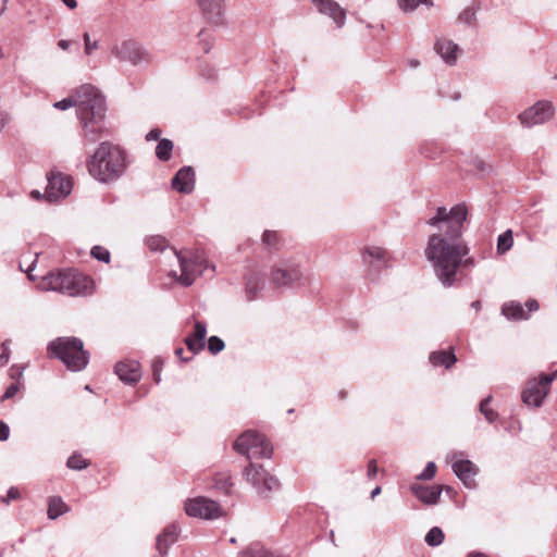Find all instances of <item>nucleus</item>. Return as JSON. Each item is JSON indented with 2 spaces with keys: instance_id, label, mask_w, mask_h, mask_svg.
I'll return each instance as SVG.
<instances>
[{
  "instance_id": "nucleus-1",
  "label": "nucleus",
  "mask_w": 557,
  "mask_h": 557,
  "mask_svg": "<svg viewBox=\"0 0 557 557\" xmlns=\"http://www.w3.org/2000/svg\"><path fill=\"white\" fill-rule=\"evenodd\" d=\"M467 216L466 203H457L449 211L438 207L435 215L426 221L428 225L437 227L438 233L429 237L424 255L445 288L455 285L460 257L470 252L468 244L462 239Z\"/></svg>"
},
{
  "instance_id": "nucleus-2",
  "label": "nucleus",
  "mask_w": 557,
  "mask_h": 557,
  "mask_svg": "<svg viewBox=\"0 0 557 557\" xmlns=\"http://www.w3.org/2000/svg\"><path fill=\"white\" fill-rule=\"evenodd\" d=\"M234 450L249 460L244 469L246 481L256 492L267 498L272 492L278 491L280 482L255 459L271 458L273 448L263 434L253 430L242 433L233 444Z\"/></svg>"
},
{
  "instance_id": "nucleus-3",
  "label": "nucleus",
  "mask_w": 557,
  "mask_h": 557,
  "mask_svg": "<svg viewBox=\"0 0 557 557\" xmlns=\"http://www.w3.org/2000/svg\"><path fill=\"white\" fill-rule=\"evenodd\" d=\"M78 97V120L84 131L83 136L87 141L96 143L108 135L104 97L90 84L81 86Z\"/></svg>"
},
{
  "instance_id": "nucleus-4",
  "label": "nucleus",
  "mask_w": 557,
  "mask_h": 557,
  "mask_svg": "<svg viewBox=\"0 0 557 557\" xmlns=\"http://www.w3.org/2000/svg\"><path fill=\"white\" fill-rule=\"evenodd\" d=\"M87 165L95 180L101 183H111L120 178L126 171V152L119 145L102 141L90 157Z\"/></svg>"
},
{
  "instance_id": "nucleus-5",
  "label": "nucleus",
  "mask_w": 557,
  "mask_h": 557,
  "mask_svg": "<svg viewBox=\"0 0 557 557\" xmlns=\"http://www.w3.org/2000/svg\"><path fill=\"white\" fill-rule=\"evenodd\" d=\"M45 289L69 296H86L94 290V281L88 275L74 270L50 272L42 280Z\"/></svg>"
},
{
  "instance_id": "nucleus-6",
  "label": "nucleus",
  "mask_w": 557,
  "mask_h": 557,
  "mask_svg": "<svg viewBox=\"0 0 557 557\" xmlns=\"http://www.w3.org/2000/svg\"><path fill=\"white\" fill-rule=\"evenodd\" d=\"M50 357L62 361L71 371H82L89 361V352L84 349V343L78 337H58L47 346Z\"/></svg>"
},
{
  "instance_id": "nucleus-7",
  "label": "nucleus",
  "mask_w": 557,
  "mask_h": 557,
  "mask_svg": "<svg viewBox=\"0 0 557 557\" xmlns=\"http://www.w3.org/2000/svg\"><path fill=\"white\" fill-rule=\"evenodd\" d=\"M173 251L178 260L181 275H177L175 271L171 272V275L175 277L182 286H190L198 275H201L208 269L211 272L215 271L214 264H211L203 253L191 250H176Z\"/></svg>"
},
{
  "instance_id": "nucleus-8",
  "label": "nucleus",
  "mask_w": 557,
  "mask_h": 557,
  "mask_svg": "<svg viewBox=\"0 0 557 557\" xmlns=\"http://www.w3.org/2000/svg\"><path fill=\"white\" fill-rule=\"evenodd\" d=\"M111 54L120 62H127L134 66L149 64L151 62V54L144 46L134 40L125 39L115 44L111 48Z\"/></svg>"
},
{
  "instance_id": "nucleus-9",
  "label": "nucleus",
  "mask_w": 557,
  "mask_h": 557,
  "mask_svg": "<svg viewBox=\"0 0 557 557\" xmlns=\"http://www.w3.org/2000/svg\"><path fill=\"white\" fill-rule=\"evenodd\" d=\"M305 273L295 260H285L277 265L271 275L275 287H294L304 284Z\"/></svg>"
},
{
  "instance_id": "nucleus-10",
  "label": "nucleus",
  "mask_w": 557,
  "mask_h": 557,
  "mask_svg": "<svg viewBox=\"0 0 557 557\" xmlns=\"http://www.w3.org/2000/svg\"><path fill=\"white\" fill-rule=\"evenodd\" d=\"M362 263L367 268L371 281L379 278L383 270L389 267V256L386 249L377 246H368L362 250Z\"/></svg>"
},
{
  "instance_id": "nucleus-11",
  "label": "nucleus",
  "mask_w": 557,
  "mask_h": 557,
  "mask_svg": "<svg viewBox=\"0 0 557 557\" xmlns=\"http://www.w3.org/2000/svg\"><path fill=\"white\" fill-rule=\"evenodd\" d=\"M184 508L187 516L207 520L216 519L223 512L219 503L203 496L187 500Z\"/></svg>"
},
{
  "instance_id": "nucleus-12",
  "label": "nucleus",
  "mask_w": 557,
  "mask_h": 557,
  "mask_svg": "<svg viewBox=\"0 0 557 557\" xmlns=\"http://www.w3.org/2000/svg\"><path fill=\"white\" fill-rule=\"evenodd\" d=\"M554 115V107L549 101L541 100L535 102L532 107L522 111L518 119L523 127H533L535 125L544 124L549 121Z\"/></svg>"
},
{
  "instance_id": "nucleus-13",
  "label": "nucleus",
  "mask_w": 557,
  "mask_h": 557,
  "mask_svg": "<svg viewBox=\"0 0 557 557\" xmlns=\"http://www.w3.org/2000/svg\"><path fill=\"white\" fill-rule=\"evenodd\" d=\"M462 451H451L446 456V460L451 462V469L456 476L462 481L467 487H471L473 476L478 473L476 466L469 459H463Z\"/></svg>"
},
{
  "instance_id": "nucleus-14",
  "label": "nucleus",
  "mask_w": 557,
  "mask_h": 557,
  "mask_svg": "<svg viewBox=\"0 0 557 557\" xmlns=\"http://www.w3.org/2000/svg\"><path fill=\"white\" fill-rule=\"evenodd\" d=\"M47 187L45 197L48 201L53 202L60 198H65L72 190V182L70 176L59 172H51L47 176Z\"/></svg>"
},
{
  "instance_id": "nucleus-15",
  "label": "nucleus",
  "mask_w": 557,
  "mask_h": 557,
  "mask_svg": "<svg viewBox=\"0 0 557 557\" xmlns=\"http://www.w3.org/2000/svg\"><path fill=\"white\" fill-rule=\"evenodd\" d=\"M549 389L550 385L544 384L541 373L537 379L529 380L527 387L521 393V399L527 406L539 408L542 406Z\"/></svg>"
},
{
  "instance_id": "nucleus-16",
  "label": "nucleus",
  "mask_w": 557,
  "mask_h": 557,
  "mask_svg": "<svg viewBox=\"0 0 557 557\" xmlns=\"http://www.w3.org/2000/svg\"><path fill=\"white\" fill-rule=\"evenodd\" d=\"M320 14L333 20L337 28H342L346 22V11L334 0H311Z\"/></svg>"
},
{
  "instance_id": "nucleus-17",
  "label": "nucleus",
  "mask_w": 557,
  "mask_h": 557,
  "mask_svg": "<svg viewBox=\"0 0 557 557\" xmlns=\"http://www.w3.org/2000/svg\"><path fill=\"white\" fill-rule=\"evenodd\" d=\"M409 490L421 503L428 506H433L440 502L444 487L442 485L428 486L420 483H413L410 485Z\"/></svg>"
},
{
  "instance_id": "nucleus-18",
  "label": "nucleus",
  "mask_w": 557,
  "mask_h": 557,
  "mask_svg": "<svg viewBox=\"0 0 557 557\" xmlns=\"http://www.w3.org/2000/svg\"><path fill=\"white\" fill-rule=\"evenodd\" d=\"M459 50V46L454 40L446 37H436L434 51L447 65H456Z\"/></svg>"
},
{
  "instance_id": "nucleus-19",
  "label": "nucleus",
  "mask_w": 557,
  "mask_h": 557,
  "mask_svg": "<svg viewBox=\"0 0 557 557\" xmlns=\"http://www.w3.org/2000/svg\"><path fill=\"white\" fill-rule=\"evenodd\" d=\"M114 372L125 384H135L141 379V368L135 360L120 361L114 367Z\"/></svg>"
},
{
  "instance_id": "nucleus-20",
  "label": "nucleus",
  "mask_w": 557,
  "mask_h": 557,
  "mask_svg": "<svg viewBox=\"0 0 557 557\" xmlns=\"http://www.w3.org/2000/svg\"><path fill=\"white\" fill-rule=\"evenodd\" d=\"M203 16L212 24H223L224 22V0H197Z\"/></svg>"
},
{
  "instance_id": "nucleus-21",
  "label": "nucleus",
  "mask_w": 557,
  "mask_h": 557,
  "mask_svg": "<svg viewBox=\"0 0 557 557\" xmlns=\"http://www.w3.org/2000/svg\"><path fill=\"white\" fill-rule=\"evenodd\" d=\"M173 189L181 194H190L195 188V171L186 165L177 171L171 181Z\"/></svg>"
},
{
  "instance_id": "nucleus-22",
  "label": "nucleus",
  "mask_w": 557,
  "mask_h": 557,
  "mask_svg": "<svg viewBox=\"0 0 557 557\" xmlns=\"http://www.w3.org/2000/svg\"><path fill=\"white\" fill-rule=\"evenodd\" d=\"M207 336V324L202 321H196L194 332L188 335L184 343L187 349L196 355L205 348V338Z\"/></svg>"
},
{
  "instance_id": "nucleus-23",
  "label": "nucleus",
  "mask_w": 557,
  "mask_h": 557,
  "mask_svg": "<svg viewBox=\"0 0 557 557\" xmlns=\"http://www.w3.org/2000/svg\"><path fill=\"white\" fill-rule=\"evenodd\" d=\"M481 10V0H472L457 15V23L470 29L478 28V13Z\"/></svg>"
},
{
  "instance_id": "nucleus-24",
  "label": "nucleus",
  "mask_w": 557,
  "mask_h": 557,
  "mask_svg": "<svg viewBox=\"0 0 557 557\" xmlns=\"http://www.w3.org/2000/svg\"><path fill=\"white\" fill-rule=\"evenodd\" d=\"M180 532L178 525L172 523L165 527L163 532L157 536L156 546L162 557L168 554L170 546L177 541Z\"/></svg>"
},
{
  "instance_id": "nucleus-25",
  "label": "nucleus",
  "mask_w": 557,
  "mask_h": 557,
  "mask_svg": "<svg viewBox=\"0 0 557 557\" xmlns=\"http://www.w3.org/2000/svg\"><path fill=\"white\" fill-rule=\"evenodd\" d=\"M263 288L264 281L258 272L251 271L245 276V293L249 301L255 300Z\"/></svg>"
},
{
  "instance_id": "nucleus-26",
  "label": "nucleus",
  "mask_w": 557,
  "mask_h": 557,
  "mask_svg": "<svg viewBox=\"0 0 557 557\" xmlns=\"http://www.w3.org/2000/svg\"><path fill=\"white\" fill-rule=\"evenodd\" d=\"M429 361L433 367H444L445 369H450L456 362L457 357L455 355L454 348L445 350H435L432 351L429 356Z\"/></svg>"
},
{
  "instance_id": "nucleus-27",
  "label": "nucleus",
  "mask_w": 557,
  "mask_h": 557,
  "mask_svg": "<svg viewBox=\"0 0 557 557\" xmlns=\"http://www.w3.org/2000/svg\"><path fill=\"white\" fill-rule=\"evenodd\" d=\"M502 314L508 320H528L529 313L523 309V306L518 301L505 302L502 306Z\"/></svg>"
},
{
  "instance_id": "nucleus-28",
  "label": "nucleus",
  "mask_w": 557,
  "mask_h": 557,
  "mask_svg": "<svg viewBox=\"0 0 557 557\" xmlns=\"http://www.w3.org/2000/svg\"><path fill=\"white\" fill-rule=\"evenodd\" d=\"M70 511V507L60 496H52L48 500L47 516L50 520H55L63 513Z\"/></svg>"
},
{
  "instance_id": "nucleus-29",
  "label": "nucleus",
  "mask_w": 557,
  "mask_h": 557,
  "mask_svg": "<svg viewBox=\"0 0 557 557\" xmlns=\"http://www.w3.org/2000/svg\"><path fill=\"white\" fill-rule=\"evenodd\" d=\"M492 400L493 396L487 395L479 404L480 413L483 414L485 420L491 424L494 423L499 417L498 412L490 407Z\"/></svg>"
},
{
  "instance_id": "nucleus-30",
  "label": "nucleus",
  "mask_w": 557,
  "mask_h": 557,
  "mask_svg": "<svg viewBox=\"0 0 557 557\" xmlns=\"http://www.w3.org/2000/svg\"><path fill=\"white\" fill-rule=\"evenodd\" d=\"M174 144L172 140L168 138H162L158 141V145L156 147V157L160 161H169L172 157Z\"/></svg>"
},
{
  "instance_id": "nucleus-31",
  "label": "nucleus",
  "mask_w": 557,
  "mask_h": 557,
  "mask_svg": "<svg viewBox=\"0 0 557 557\" xmlns=\"http://www.w3.org/2000/svg\"><path fill=\"white\" fill-rule=\"evenodd\" d=\"M513 245V235L511 230L502 233L497 238V253L504 255L511 249Z\"/></svg>"
},
{
  "instance_id": "nucleus-32",
  "label": "nucleus",
  "mask_w": 557,
  "mask_h": 557,
  "mask_svg": "<svg viewBox=\"0 0 557 557\" xmlns=\"http://www.w3.org/2000/svg\"><path fill=\"white\" fill-rule=\"evenodd\" d=\"M445 539V534L440 527H433L426 533L424 541L430 547L440 546Z\"/></svg>"
},
{
  "instance_id": "nucleus-33",
  "label": "nucleus",
  "mask_w": 557,
  "mask_h": 557,
  "mask_svg": "<svg viewBox=\"0 0 557 557\" xmlns=\"http://www.w3.org/2000/svg\"><path fill=\"white\" fill-rule=\"evenodd\" d=\"M423 4L426 8L433 7V0H398L399 9L405 13H411L417 10V8Z\"/></svg>"
},
{
  "instance_id": "nucleus-34",
  "label": "nucleus",
  "mask_w": 557,
  "mask_h": 557,
  "mask_svg": "<svg viewBox=\"0 0 557 557\" xmlns=\"http://www.w3.org/2000/svg\"><path fill=\"white\" fill-rule=\"evenodd\" d=\"M79 90H81V87L75 90L74 95H72L67 98H64L60 101H57L53 104V107L59 110H67L72 107H76V113L78 114V104H79L78 100H81V98L78 97Z\"/></svg>"
},
{
  "instance_id": "nucleus-35",
  "label": "nucleus",
  "mask_w": 557,
  "mask_h": 557,
  "mask_svg": "<svg viewBox=\"0 0 557 557\" xmlns=\"http://www.w3.org/2000/svg\"><path fill=\"white\" fill-rule=\"evenodd\" d=\"M90 466L88 459L83 458L78 453H73L66 460V467L71 470H84Z\"/></svg>"
},
{
  "instance_id": "nucleus-36",
  "label": "nucleus",
  "mask_w": 557,
  "mask_h": 557,
  "mask_svg": "<svg viewBox=\"0 0 557 557\" xmlns=\"http://www.w3.org/2000/svg\"><path fill=\"white\" fill-rule=\"evenodd\" d=\"M214 487L224 494H230L233 487L232 478L227 474L218 475L214 478Z\"/></svg>"
},
{
  "instance_id": "nucleus-37",
  "label": "nucleus",
  "mask_w": 557,
  "mask_h": 557,
  "mask_svg": "<svg viewBox=\"0 0 557 557\" xmlns=\"http://www.w3.org/2000/svg\"><path fill=\"white\" fill-rule=\"evenodd\" d=\"M90 255L92 258L100 262L109 263L111 260V253L110 251L100 245H96L91 248Z\"/></svg>"
},
{
  "instance_id": "nucleus-38",
  "label": "nucleus",
  "mask_w": 557,
  "mask_h": 557,
  "mask_svg": "<svg viewBox=\"0 0 557 557\" xmlns=\"http://www.w3.org/2000/svg\"><path fill=\"white\" fill-rule=\"evenodd\" d=\"M225 347V344H224V341L222 338H220L219 336H210L208 338V350L212 354V355H216L219 352H221Z\"/></svg>"
},
{
  "instance_id": "nucleus-39",
  "label": "nucleus",
  "mask_w": 557,
  "mask_h": 557,
  "mask_svg": "<svg viewBox=\"0 0 557 557\" xmlns=\"http://www.w3.org/2000/svg\"><path fill=\"white\" fill-rule=\"evenodd\" d=\"M147 245L151 251H163L166 247V239L162 236H152L148 238Z\"/></svg>"
},
{
  "instance_id": "nucleus-40",
  "label": "nucleus",
  "mask_w": 557,
  "mask_h": 557,
  "mask_svg": "<svg viewBox=\"0 0 557 557\" xmlns=\"http://www.w3.org/2000/svg\"><path fill=\"white\" fill-rule=\"evenodd\" d=\"M436 465L433 461H429L421 473L417 475L419 481H430L435 476Z\"/></svg>"
},
{
  "instance_id": "nucleus-41",
  "label": "nucleus",
  "mask_w": 557,
  "mask_h": 557,
  "mask_svg": "<svg viewBox=\"0 0 557 557\" xmlns=\"http://www.w3.org/2000/svg\"><path fill=\"white\" fill-rule=\"evenodd\" d=\"M164 366V360L161 357H156L152 360L151 368H152V375L153 381L159 384L161 382V372Z\"/></svg>"
},
{
  "instance_id": "nucleus-42",
  "label": "nucleus",
  "mask_w": 557,
  "mask_h": 557,
  "mask_svg": "<svg viewBox=\"0 0 557 557\" xmlns=\"http://www.w3.org/2000/svg\"><path fill=\"white\" fill-rule=\"evenodd\" d=\"M21 498V493L17 487L11 486L5 496H2L0 500L5 505H9L11 500H17Z\"/></svg>"
},
{
  "instance_id": "nucleus-43",
  "label": "nucleus",
  "mask_w": 557,
  "mask_h": 557,
  "mask_svg": "<svg viewBox=\"0 0 557 557\" xmlns=\"http://www.w3.org/2000/svg\"><path fill=\"white\" fill-rule=\"evenodd\" d=\"M247 557H275L271 552L263 547H251L247 552Z\"/></svg>"
},
{
  "instance_id": "nucleus-44",
  "label": "nucleus",
  "mask_w": 557,
  "mask_h": 557,
  "mask_svg": "<svg viewBox=\"0 0 557 557\" xmlns=\"http://www.w3.org/2000/svg\"><path fill=\"white\" fill-rule=\"evenodd\" d=\"M18 389H20L18 384H16V383H12V384H10V385L5 388V391H4V393L2 394V396L0 397V400H1V401H5V400H8V399L13 398V397L17 394Z\"/></svg>"
},
{
  "instance_id": "nucleus-45",
  "label": "nucleus",
  "mask_w": 557,
  "mask_h": 557,
  "mask_svg": "<svg viewBox=\"0 0 557 557\" xmlns=\"http://www.w3.org/2000/svg\"><path fill=\"white\" fill-rule=\"evenodd\" d=\"M262 242L268 247H273L277 242V234L273 231H264L262 235Z\"/></svg>"
},
{
  "instance_id": "nucleus-46",
  "label": "nucleus",
  "mask_w": 557,
  "mask_h": 557,
  "mask_svg": "<svg viewBox=\"0 0 557 557\" xmlns=\"http://www.w3.org/2000/svg\"><path fill=\"white\" fill-rule=\"evenodd\" d=\"M10 339H5L1 344L2 352L0 354V366H4L8 363L10 359Z\"/></svg>"
},
{
  "instance_id": "nucleus-47",
  "label": "nucleus",
  "mask_w": 557,
  "mask_h": 557,
  "mask_svg": "<svg viewBox=\"0 0 557 557\" xmlns=\"http://www.w3.org/2000/svg\"><path fill=\"white\" fill-rule=\"evenodd\" d=\"M476 265V261L474 257L468 255H462L460 257L459 268L463 269H472Z\"/></svg>"
},
{
  "instance_id": "nucleus-48",
  "label": "nucleus",
  "mask_w": 557,
  "mask_h": 557,
  "mask_svg": "<svg viewBox=\"0 0 557 557\" xmlns=\"http://www.w3.org/2000/svg\"><path fill=\"white\" fill-rule=\"evenodd\" d=\"M83 38H84V42H85V53L87 55H89V54H91V52L94 50H96L98 48V41L91 42L90 36L88 33H84Z\"/></svg>"
},
{
  "instance_id": "nucleus-49",
  "label": "nucleus",
  "mask_w": 557,
  "mask_h": 557,
  "mask_svg": "<svg viewBox=\"0 0 557 557\" xmlns=\"http://www.w3.org/2000/svg\"><path fill=\"white\" fill-rule=\"evenodd\" d=\"M198 37L200 38V40L203 42V51L207 53L210 51L211 49V44L209 42V33L206 30V29H201L199 33H198Z\"/></svg>"
},
{
  "instance_id": "nucleus-50",
  "label": "nucleus",
  "mask_w": 557,
  "mask_h": 557,
  "mask_svg": "<svg viewBox=\"0 0 557 557\" xmlns=\"http://www.w3.org/2000/svg\"><path fill=\"white\" fill-rule=\"evenodd\" d=\"M377 474V466L375 459H371L368 463L367 476L372 480Z\"/></svg>"
},
{
  "instance_id": "nucleus-51",
  "label": "nucleus",
  "mask_w": 557,
  "mask_h": 557,
  "mask_svg": "<svg viewBox=\"0 0 557 557\" xmlns=\"http://www.w3.org/2000/svg\"><path fill=\"white\" fill-rule=\"evenodd\" d=\"M9 436H10L9 425L5 422H3L2 420H0V441L4 442L9 438Z\"/></svg>"
},
{
  "instance_id": "nucleus-52",
  "label": "nucleus",
  "mask_w": 557,
  "mask_h": 557,
  "mask_svg": "<svg viewBox=\"0 0 557 557\" xmlns=\"http://www.w3.org/2000/svg\"><path fill=\"white\" fill-rule=\"evenodd\" d=\"M161 129L160 128H152L150 129L147 135H146V140L148 141H151V140H160V136H161Z\"/></svg>"
},
{
  "instance_id": "nucleus-53",
  "label": "nucleus",
  "mask_w": 557,
  "mask_h": 557,
  "mask_svg": "<svg viewBox=\"0 0 557 557\" xmlns=\"http://www.w3.org/2000/svg\"><path fill=\"white\" fill-rule=\"evenodd\" d=\"M557 377V370L554 371L553 373L548 374V373H542V381L544 382L545 385H550L552 382Z\"/></svg>"
},
{
  "instance_id": "nucleus-54",
  "label": "nucleus",
  "mask_w": 557,
  "mask_h": 557,
  "mask_svg": "<svg viewBox=\"0 0 557 557\" xmlns=\"http://www.w3.org/2000/svg\"><path fill=\"white\" fill-rule=\"evenodd\" d=\"M525 307L528 308L529 312L537 311L539 310V302L535 299H528L525 301Z\"/></svg>"
},
{
  "instance_id": "nucleus-55",
  "label": "nucleus",
  "mask_w": 557,
  "mask_h": 557,
  "mask_svg": "<svg viewBox=\"0 0 557 557\" xmlns=\"http://www.w3.org/2000/svg\"><path fill=\"white\" fill-rule=\"evenodd\" d=\"M184 348L182 347H177L174 351L175 356L178 357L181 359V361L183 362H187L189 360H191L193 357H184Z\"/></svg>"
},
{
  "instance_id": "nucleus-56",
  "label": "nucleus",
  "mask_w": 557,
  "mask_h": 557,
  "mask_svg": "<svg viewBox=\"0 0 557 557\" xmlns=\"http://www.w3.org/2000/svg\"><path fill=\"white\" fill-rule=\"evenodd\" d=\"M58 46L60 49L62 50H67L71 46V41L70 40H65V39H61L59 42H58Z\"/></svg>"
},
{
  "instance_id": "nucleus-57",
  "label": "nucleus",
  "mask_w": 557,
  "mask_h": 557,
  "mask_svg": "<svg viewBox=\"0 0 557 557\" xmlns=\"http://www.w3.org/2000/svg\"><path fill=\"white\" fill-rule=\"evenodd\" d=\"M62 2L70 9L74 10L77 7L76 0H62Z\"/></svg>"
},
{
  "instance_id": "nucleus-58",
  "label": "nucleus",
  "mask_w": 557,
  "mask_h": 557,
  "mask_svg": "<svg viewBox=\"0 0 557 557\" xmlns=\"http://www.w3.org/2000/svg\"><path fill=\"white\" fill-rule=\"evenodd\" d=\"M467 557H487L484 553L481 552H471Z\"/></svg>"
},
{
  "instance_id": "nucleus-59",
  "label": "nucleus",
  "mask_w": 557,
  "mask_h": 557,
  "mask_svg": "<svg viewBox=\"0 0 557 557\" xmlns=\"http://www.w3.org/2000/svg\"><path fill=\"white\" fill-rule=\"evenodd\" d=\"M381 491H382L381 486H376L375 488H373L371 492V498H374L375 496H377L381 493Z\"/></svg>"
},
{
  "instance_id": "nucleus-60",
  "label": "nucleus",
  "mask_w": 557,
  "mask_h": 557,
  "mask_svg": "<svg viewBox=\"0 0 557 557\" xmlns=\"http://www.w3.org/2000/svg\"><path fill=\"white\" fill-rule=\"evenodd\" d=\"M471 307L474 309V310H480L481 309V301L480 300H474L472 301L471 304Z\"/></svg>"
},
{
  "instance_id": "nucleus-61",
  "label": "nucleus",
  "mask_w": 557,
  "mask_h": 557,
  "mask_svg": "<svg viewBox=\"0 0 557 557\" xmlns=\"http://www.w3.org/2000/svg\"><path fill=\"white\" fill-rule=\"evenodd\" d=\"M35 265H36V261H34V262L32 263V265L28 268V270L26 271V273H27V275H28V277H29L30 280H33V278H34V277L32 276V274H30V271L35 268Z\"/></svg>"
},
{
  "instance_id": "nucleus-62",
  "label": "nucleus",
  "mask_w": 557,
  "mask_h": 557,
  "mask_svg": "<svg viewBox=\"0 0 557 557\" xmlns=\"http://www.w3.org/2000/svg\"><path fill=\"white\" fill-rule=\"evenodd\" d=\"M30 196L34 198V199H39L41 197V194L38 191V190H33L30 193Z\"/></svg>"
},
{
  "instance_id": "nucleus-63",
  "label": "nucleus",
  "mask_w": 557,
  "mask_h": 557,
  "mask_svg": "<svg viewBox=\"0 0 557 557\" xmlns=\"http://www.w3.org/2000/svg\"><path fill=\"white\" fill-rule=\"evenodd\" d=\"M337 397H338L339 399H345V398L347 397V393H346L345 391H339V392L337 393Z\"/></svg>"
},
{
  "instance_id": "nucleus-64",
  "label": "nucleus",
  "mask_w": 557,
  "mask_h": 557,
  "mask_svg": "<svg viewBox=\"0 0 557 557\" xmlns=\"http://www.w3.org/2000/svg\"><path fill=\"white\" fill-rule=\"evenodd\" d=\"M478 169L481 172H485L486 171V168L484 166V163L482 161H478Z\"/></svg>"
}]
</instances>
